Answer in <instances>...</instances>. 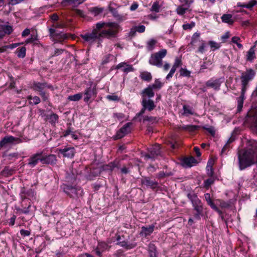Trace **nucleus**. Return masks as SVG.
Listing matches in <instances>:
<instances>
[{"label":"nucleus","instance_id":"obj_1","mask_svg":"<svg viewBox=\"0 0 257 257\" xmlns=\"http://www.w3.org/2000/svg\"><path fill=\"white\" fill-rule=\"evenodd\" d=\"M119 29L120 26L114 22L98 23L91 32L86 33L81 36L85 41L92 44L97 40L101 41L103 38H115Z\"/></svg>","mask_w":257,"mask_h":257},{"label":"nucleus","instance_id":"obj_2","mask_svg":"<svg viewBox=\"0 0 257 257\" xmlns=\"http://www.w3.org/2000/svg\"><path fill=\"white\" fill-rule=\"evenodd\" d=\"M238 166L243 170L252 165L257 164V147L239 150L237 153Z\"/></svg>","mask_w":257,"mask_h":257},{"label":"nucleus","instance_id":"obj_3","mask_svg":"<svg viewBox=\"0 0 257 257\" xmlns=\"http://www.w3.org/2000/svg\"><path fill=\"white\" fill-rule=\"evenodd\" d=\"M167 53L166 49H162L159 51L152 54L149 60L150 64L159 68L162 67L163 58L166 56Z\"/></svg>","mask_w":257,"mask_h":257},{"label":"nucleus","instance_id":"obj_4","mask_svg":"<svg viewBox=\"0 0 257 257\" xmlns=\"http://www.w3.org/2000/svg\"><path fill=\"white\" fill-rule=\"evenodd\" d=\"M245 121L250 123L252 129L257 134V103L248 111Z\"/></svg>","mask_w":257,"mask_h":257},{"label":"nucleus","instance_id":"obj_5","mask_svg":"<svg viewBox=\"0 0 257 257\" xmlns=\"http://www.w3.org/2000/svg\"><path fill=\"white\" fill-rule=\"evenodd\" d=\"M255 74V71L252 69H248L242 73L240 77L242 90L246 91L249 81L253 78Z\"/></svg>","mask_w":257,"mask_h":257},{"label":"nucleus","instance_id":"obj_6","mask_svg":"<svg viewBox=\"0 0 257 257\" xmlns=\"http://www.w3.org/2000/svg\"><path fill=\"white\" fill-rule=\"evenodd\" d=\"M63 190L68 195L73 198H76L82 195L83 190L75 186L65 185Z\"/></svg>","mask_w":257,"mask_h":257},{"label":"nucleus","instance_id":"obj_7","mask_svg":"<svg viewBox=\"0 0 257 257\" xmlns=\"http://www.w3.org/2000/svg\"><path fill=\"white\" fill-rule=\"evenodd\" d=\"M142 104L143 107L141 110L136 114L135 118L143 114L146 110L151 111L156 107V105L152 100L147 99L146 98H143Z\"/></svg>","mask_w":257,"mask_h":257},{"label":"nucleus","instance_id":"obj_8","mask_svg":"<svg viewBox=\"0 0 257 257\" xmlns=\"http://www.w3.org/2000/svg\"><path fill=\"white\" fill-rule=\"evenodd\" d=\"M148 153L143 155V156L147 160H154L157 156L161 154L160 146L158 144H156L152 146L148 149Z\"/></svg>","mask_w":257,"mask_h":257},{"label":"nucleus","instance_id":"obj_9","mask_svg":"<svg viewBox=\"0 0 257 257\" xmlns=\"http://www.w3.org/2000/svg\"><path fill=\"white\" fill-rule=\"evenodd\" d=\"M21 142L22 141L20 138H15L12 136H7L0 141V147L4 148L9 145L17 144Z\"/></svg>","mask_w":257,"mask_h":257},{"label":"nucleus","instance_id":"obj_10","mask_svg":"<svg viewBox=\"0 0 257 257\" xmlns=\"http://www.w3.org/2000/svg\"><path fill=\"white\" fill-rule=\"evenodd\" d=\"M31 88L34 91L39 92V93L47 88L53 90V86L46 82H34L31 86Z\"/></svg>","mask_w":257,"mask_h":257},{"label":"nucleus","instance_id":"obj_11","mask_svg":"<svg viewBox=\"0 0 257 257\" xmlns=\"http://www.w3.org/2000/svg\"><path fill=\"white\" fill-rule=\"evenodd\" d=\"M131 122H128L121 127L114 136L115 140L120 139L131 132Z\"/></svg>","mask_w":257,"mask_h":257},{"label":"nucleus","instance_id":"obj_12","mask_svg":"<svg viewBox=\"0 0 257 257\" xmlns=\"http://www.w3.org/2000/svg\"><path fill=\"white\" fill-rule=\"evenodd\" d=\"M222 83L221 78L215 79L211 78L206 82L205 85L207 87L212 88L215 90H218Z\"/></svg>","mask_w":257,"mask_h":257},{"label":"nucleus","instance_id":"obj_13","mask_svg":"<svg viewBox=\"0 0 257 257\" xmlns=\"http://www.w3.org/2000/svg\"><path fill=\"white\" fill-rule=\"evenodd\" d=\"M59 152L61 153L64 157L72 158L74 157L75 151L73 147L65 148L63 149H60Z\"/></svg>","mask_w":257,"mask_h":257},{"label":"nucleus","instance_id":"obj_14","mask_svg":"<svg viewBox=\"0 0 257 257\" xmlns=\"http://www.w3.org/2000/svg\"><path fill=\"white\" fill-rule=\"evenodd\" d=\"M57 158L55 155H49L45 157L42 155L41 162L43 164H55L56 163Z\"/></svg>","mask_w":257,"mask_h":257},{"label":"nucleus","instance_id":"obj_15","mask_svg":"<svg viewBox=\"0 0 257 257\" xmlns=\"http://www.w3.org/2000/svg\"><path fill=\"white\" fill-rule=\"evenodd\" d=\"M84 94L86 96L84 98V101L87 102L92 97H96V90L95 88H91V87L87 88L85 91Z\"/></svg>","mask_w":257,"mask_h":257},{"label":"nucleus","instance_id":"obj_16","mask_svg":"<svg viewBox=\"0 0 257 257\" xmlns=\"http://www.w3.org/2000/svg\"><path fill=\"white\" fill-rule=\"evenodd\" d=\"M181 60L178 58H176L173 66L172 67L169 74L167 75L166 77L167 80H169L173 77V75L175 72L176 71L177 68L179 67L180 66H181Z\"/></svg>","mask_w":257,"mask_h":257},{"label":"nucleus","instance_id":"obj_17","mask_svg":"<svg viewBox=\"0 0 257 257\" xmlns=\"http://www.w3.org/2000/svg\"><path fill=\"white\" fill-rule=\"evenodd\" d=\"M42 152L37 153L32 156L29 160L28 164L32 167H34L37 164L39 161L41 162Z\"/></svg>","mask_w":257,"mask_h":257},{"label":"nucleus","instance_id":"obj_18","mask_svg":"<svg viewBox=\"0 0 257 257\" xmlns=\"http://www.w3.org/2000/svg\"><path fill=\"white\" fill-rule=\"evenodd\" d=\"M20 196L22 199H30L34 196V192L32 189L27 190L25 188L21 189Z\"/></svg>","mask_w":257,"mask_h":257},{"label":"nucleus","instance_id":"obj_19","mask_svg":"<svg viewBox=\"0 0 257 257\" xmlns=\"http://www.w3.org/2000/svg\"><path fill=\"white\" fill-rule=\"evenodd\" d=\"M13 31L12 27L8 25L0 26V40L2 39L6 34H10Z\"/></svg>","mask_w":257,"mask_h":257},{"label":"nucleus","instance_id":"obj_20","mask_svg":"<svg viewBox=\"0 0 257 257\" xmlns=\"http://www.w3.org/2000/svg\"><path fill=\"white\" fill-rule=\"evenodd\" d=\"M142 184L149 187L152 189H155L157 187L158 183L157 182L151 180L149 178H145L141 181Z\"/></svg>","mask_w":257,"mask_h":257},{"label":"nucleus","instance_id":"obj_21","mask_svg":"<svg viewBox=\"0 0 257 257\" xmlns=\"http://www.w3.org/2000/svg\"><path fill=\"white\" fill-rule=\"evenodd\" d=\"M187 196L191 201L193 206L201 203V200L198 198L195 193L193 192L188 193Z\"/></svg>","mask_w":257,"mask_h":257},{"label":"nucleus","instance_id":"obj_22","mask_svg":"<svg viewBox=\"0 0 257 257\" xmlns=\"http://www.w3.org/2000/svg\"><path fill=\"white\" fill-rule=\"evenodd\" d=\"M154 227V225H149L148 227L142 226L140 234L145 237L150 235L153 232Z\"/></svg>","mask_w":257,"mask_h":257},{"label":"nucleus","instance_id":"obj_23","mask_svg":"<svg viewBox=\"0 0 257 257\" xmlns=\"http://www.w3.org/2000/svg\"><path fill=\"white\" fill-rule=\"evenodd\" d=\"M245 91V90L241 89L240 95L239 97L237 98V112H240L242 110L243 101L244 100V94Z\"/></svg>","mask_w":257,"mask_h":257},{"label":"nucleus","instance_id":"obj_24","mask_svg":"<svg viewBox=\"0 0 257 257\" xmlns=\"http://www.w3.org/2000/svg\"><path fill=\"white\" fill-rule=\"evenodd\" d=\"M142 95L143 98H146L147 97L149 98L153 97L154 96V92H153V89L149 85L148 87L144 89L142 92Z\"/></svg>","mask_w":257,"mask_h":257},{"label":"nucleus","instance_id":"obj_25","mask_svg":"<svg viewBox=\"0 0 257 257\" xmlns=\"http://www.w3.org/2000/svg\"><path fill=\"white\" fill-rule=\"evenodd\" d=\"M121 68H123L122 71L126 73L133 71L134 70V68L132 65L127 64L124 62H122L118 64L116 67V69H120Z\"/></svg>","mask_w":257,"mask_h":257},{"label":"nucleus","instance_id":"obj_26","mask_svg":"<svg viewBox=\"0 0 257 257\" xmlns=\"http://www.w3.org/2000/svg\"><path fill=\"white\" fill-rule=\"evenodd\" d=\"M196 161L193 157L184 158L182 161V165L186 167H191L193 164H195Z\"/></svg>","mask_w":257,"mask_h":257},{"label":"nucleus","instance_id":"obj_27","mask_svg":"<svg viewBox=\"0 0 257 257\" xmlns=\"http://www.w3.org/2000/svg\"><path fill=\"white\" fill-rule=\"evenodd\" d=\"M194 210L196 211V213H194V216L195 218L197 219H200V215L202 213L203 211V207L202 203L195 205L193 206Z\"/></svg>","mask_w":257,"mask_h":257},{"label":"nucleus","instance_id":"obj_28","mask_svg":"<svg viewBox=\"0 0 257 257\" xmlns=\"http://www.w3.org/2000/svg\"><path fill=\"white\" fill-rule=\"evenodd\" d=\"M255 46L251 47L248 51L247 52L246 60L248 61H252L255 58V54L254 50Z\"/></svg>","mask_w":257,"mask_h":257},{"label":"nucleus","instance_id":"obj_29","mask_svg":"<svg viewBox=\"0 0 257 257\" xmlns=\"http://www.w3.org/2000/svg\"><path fill=\"white\" fill-rule=\"evenodd\" d=\"M200 127L199 125H185L181 126V128L183 130L187 131L189 133H194Z\"/></svg>","mask_w":257,"mask_h":257},{"label":"nucleus","instance_id":"obj_30","mask_svg":"<svg viewBox=\"0 0 257 257\" xmlns=\"http://www.w3.org/2000/svg\"><path fill=\"white\" fill-rule=\"evenodd\" d=\"M49 32L50 33V36L52 37L56 38L58 37H60V38L62 39L67 38V37L66 36V34L61 35V34L60 33H56L55 29L54 28H50L49 29Z\"/></svg>","mask_w":257,"mask_h":257},{"label":"nucleus","instance_id":"obj_31","mask_svg":"<svg viewBox=\"0 0 257 257\" xmlns=\"http://www.w3.org/2000/svg\"><path fill=\"white\" fill-rule=\"evenodd\" d=\"M141 78L146 81H150L152 79V76L151 73L147 71H144L141 73L140 75Z\"/></svg>","mask_w":257,"mask_h":257},{"label":"nucleus","instance_id":"obj_32","mask_svg":"<svg viewBox=\"0 0 257 257\" xmlns=\"http://www.w3.org/2000/svg\"><path fill=\"white\" fill-rule=\"evenodd\" d=\"M221 20L223 22L228 23L229 24H232L234 22L232 18V15L230 14H224L221 17Z\"/></svg>","mask_w":257,"mask_h":257},{"label":"nucleus","instance_id":"obj_33","mask_svg":"<svg viewBox=\"0 0 257 257\" xmlns=\"http://www.w3.org/2000/svg\"><path fill=\"white\" fill-rule=\"evenodd\" d=\"M47 118L49 119L50 122L53 125H55L58 121L59 118L58 115L56 113H52L49 116H47Z\"/></svg>","mask_w":257,"mask_h":257},{"label":"nucleus","instance_id":"obj_34","mask_svg":"<svg viewBox=\"0 0 257 257\" xmlns=\"http://www.w3.org/2000/svg\"><path fill=\"white\" fill-rule=\"evenodd\" d=\"M110 11L112 14L113 16L118 20L119 21H122L125 19L124 17L120 15L118 12L115 9L112 8H110L109 9Z\"/></svg>","mask_w":257,"mask_h":257},{"label":"nucleus","instance_id":"obj_35","mask_svg":"<svg viewBox=\"0 0 257 257\" xmlns=\"http://www.w3.org/2000/svg\"><path fill=\"white\" fill-rule=\"evenodd\" d=\"M83 96V94L81 93H79L74 95H69L68 97V100L69 101H77L80 100Z\"/></svg>","mask_w":257,"mask_h":257},{"label":"nucleus","instance_id":"obj_36","mask_svg":"<svg viewBox=\"0 0 257 257\" xmlns=\"http://www.w3.org/2000/svg\"><path fill=\"white\" fill-rule=\"evenodd\" d=\"M119 161L115 160L113 162L110 163L107 166L109 168L111 171L113 170L115 168L118 169L120 167Z\"/></svg>","mask_w":257,"mask_h":257},{"label":"nucleus","instance_id":"obj_37","mask_svg":"<svg viewBox=\"0 0 257 257\" xmlns=\"http://www.w3.org/2000/svg\"><path fill=\"white\" fill-rule=\"evenodd\" d=\"M205 199L208 205H209L212 208H215V205L212 202L210 195L209 193H206L204 194Z\"/></svg>","mask_w":257,"mask_h":257},{"label":"nucleus","instance_id":"obj_38","mask_svg":"<svg viewBox=\"0 0 257 257\" xmlns=\"http://www.w3.org/2000/svg\"><path fill=\"white\" fill-rule=\"evenodd\" d=\"M153 89H160L163 86V83L159 79L155 80L154 83L150 85Z\"/></svg>","mask_w":257,"mask_h":257},{"label":"nucleus","instance_id":"obj_39","mask_svg":"<svg viewBox=\"0 0 257 257\" xmlns=\"http://www.w3.org/2000/svg\"><path fill=\"white\" fill-rule=\"evenodd\" d=\"M17 56L19 58H24L26 56V49L25 47H22L20 49H18Z\"/></svg>","mask_w":257,"mask_h":257},{"label":"nucleus","instance_id":"obj_40","mask_svg":"<svg viewBox=\"0 0 257 257\" xmlns=\"http://www.w3.org/2000/svg\"><path fill=\"white\" fill-rule=\"evenodd\" d=\"M103 11V9L98 7H93L90 9V11L96 16L101 13Z\"/></svg>","mask_w":257,"mask_h":257},{"label":"nucleus","instance_id":"obj_41","mask_svg":"<svg viewBox=\"0 0 257 257\" xmlns=\"http://www.w3.org/2000/svg\"><path fill=\"white\" fill-rule=\"evenodd\" d=\"M28 99L32 100L33 101H31L30 103L35 105L39 104L41 101L40 98L37 96L33 97L31 95H29L28 96Z\"/></svg>","mask_w":257,"mask_h":257},{"label":"nucleus","instance_id":"obj_42","mask_svg":"<svg viewBox=\"0 0 257 257\" xmlns=\"http://www.w3.org/2000/svg\"><path fill=\"white\" fill-rule=\"evenodd\" d=\"M257 4V1L255 0H252L246 4H243L240 5L241 7L246 8L247 9H251L253 6Z\"/></svg>","mask_w":257,"mask_h":257},{"label":"nucleus","instance_id":"obj_43","mask_svg":"<svg viewBox=\"0 0 257 257\" xmlns=\"http://www.w3.org/2000/svg\"><path fill=\"white\" fill-rule=\"evenodd\" d=\"M157 41L155 39H151L147 43V48L149 50L152 51L154 49Z\"/></svg>","mask_w":257,"mask_h":257},{"label":"nucleus","instance_id":"obj_44","mask_svg":"<svg viewBox=\"0 0 257 257\" xmlns=\"http://www.w3.org/2000/svg\"><path fill=\"white\" fill-rule=\"evenodd\" d=\"M200 35V34L199 33H195L192 37L191 41L190 44L192 46L194 45L196 43L197 41L198 40V39H199Z\"/></svg>","mask_w":257,"mask_h":257},{"label":"nucleus","instance_id":"obj_45","mask_svg":"<svg viewBox=\"0 0 257 257\" xmlns=\"http://www.w3.org/2000/svg\"><path fill=\"white\" fill-rule=\"evenodd\" d=\"M160 9V6L159 5V2H155L153 4L151 8V11L152 12L158 13L159 12Z\"/></svg>","mask_w":257,"mask_h":257},{"label":"nucleus","instance_id":"obj_46","mask_svg":"<svg viewBox=\"0 0 257 257\" xmlns=\"http://www.w3.org/2000/svg\"><path fill=\"white\" fill-rule=\"evenodd\" d=\"M83 2V0H63L62 2V4L63 5H65L66 3H68L70 4H81Z\"/></svg>","mask_w":257,"mask_h":257},{"label":"nucleus","instance_id":"obj_47","mask_svg":"<svg viewBox=\"0 0 257 257\" xmlns=\"http://www.w3.org/2000/svg\"><path fill=\"white\" fill-rule=\"evenodd\" d=\"M184 114L186 115L193 114V111L189 106H183Z\"/></svg>","mask_w":257,"mask_h":257},{"label":"nucleus","instance_id":"obj_48","mask_svg":"<svg viewBox=\"0 0 257 257\" xmlns=\"http://www.w3.org/2000/svg\"><path fill=\"white\" fill-rule=\"evenodd\" d=\"M97 247H98V249H100L102 251H103L108 248V245L104 242H101L98 243Z\"/></svg>","mask_w":257,"mask_h":257},{"label":"nucleus","instance_id":"obj_49","mask_svg":"<svg viewBox=\"0 0 257 257\" xmlns=\"http://www.w3.org/2000/svg\"><path fill=\"white\" fill-rule=\"evenodd\" d=\"M187 10L188 8H184L182 6H179L177 8L176 12L178 15H182L185 13Z\"/></svg>","mask_w":257,"mask_h":257},{"label":"nucleus","instance_id":"obj_50","mask_svg":"<svg viewBox=\"0 0 257 257\" xmlns=\"http://www.w3.org/2000/svg\"><path fill=\"white\" fill-rule=\"evenodd\" d=\"M148 121L151 123H154L157 122V117L153 116H146L143 119V121Z\"/></svg>","mask_w":257,"mask_h":257},{"label":"nucleus","instance_id":"obj_51","mask_svg":"<svg viewBox=\"0 0 257 257\" xmlns=\"http://www.w3.org/2000/svg\"><path fill=\"white\" fill-rule=\"evenodd\" d=\"M214 183V180L212 178H209L204 181V187L207 189L209 188L210 186Z\"/></svg>","mask_w":257,"mask_h":257},{"label":"nucleus","instance_id":"obj_52","mask_svg":"<svg viewBox=\"0 0 257 257\" xmlns=\"http://www.w3.org/2000/svg\"><path fill=\"white\" fill-rule=\"evenodd\" d=\"M209 45L210 46L211 48L213 50H215L216 49H218L220 47V44L216 43L215 42L210 41L208 42Z\"/></svg>","mask_w":257,"mask_h":257},{"label":"nucleus","instance_id":"obj_53","mask_svg":"<svg viewBox=\"0 0 257 257\" xmlns=\"http://www.w3.org/2000/svg\"><path fill=\"white\" fill-rule=\"evenodd\" d=\"M240 39L238 37H233L231 39V42L233 43H235L237 45L238 48L241 49L242 47V45L238 43V41H239Z\"/></svg>","mask_w":257,"mask_h":257},{"label":"nucleus","instance_id":"obj_54","mask_svg":"<svg viewBox=\"0 0 257 257\" xmlns=\"http://www.w3.org/2000/svg\"><path fill=\"white\" fill-rule=\"evenodd\" d=\"M180 74L181 76L189 77L190 75V72L186 69L182 68L180 70Z\"/></svg>","mask_w":257,"mask_h":257},{"label":"nucleus","instance_id":"obj_55","mask_svg":"<svg viewBox=\"0 0 257 257\" xmlns=\"http://www.w3.org/2000/svg\"><path fill=\"white\" fill-rule=\"evenodd\" d=\"M195 25V23L193 22H191L190 24H186L183 25V28L184 30H191Z\"/></svg>","mask_w":257,"mask_h":257},{"label":"nucleus","instance_id":"obj_56","mask_svg":"<svg viewBox=\"0 0 257 257\" xmlns=\"http://www.w3.org/2000/svg\"><path fill=\"white\" fill-rule=\"evenodd\" d=\"M219 202V205L221 208H228L229 207L230 204L228 202H226L222 200H217Z\"/></svg>","mask_w":257,"mask_h":257},{"label":"nucleus","instance_id":"obj_57","mask_svg":"<svg viewBox=\"0 0 257 257\" xmlns=\"http://www.w3.org/2000/svg\"><path fill=\"white\" fill-rule=\"evenodd\" d=\"M39 94L42 97L43 101H46L48 100L49 94L47 93L46 90L40 92Z\"/></svg>","mask_w":257,"mask_h":257},{"label":"nucleus","instance_id":"obj_58","mask_svg":"<svg viewBox=\"0 0 257 257\" xmlns=\"http://www.w3.org/2000/svg\"><path fill=\"white\" fill-rule=\"evenodd\" d=\"M202 128L204 130H206L209 133L211 134L212 136H214L215 135V130L213 126H210L209 127H207L205 126H202Z\"/></svg>","mask_w":257,"mask_h":257},{"label":"nucleus","instance_id":"obj_59","mask_svg":"<svg viewBox=\"0 0 257 257\" xmlns=\"http://www.w3.org/2000/svg\"><path fill=\"white\" fill-rule=\"evenodd\" d=\"M149 252H156V247L153 243H150L148 246Z\"/></svg>","mask_w":257,"mask_h":257},{"label":"nucleus","instance_id":"obj_60","mask_svg":"<svg viewBox=\"0 0 257 257\" xmlns=\"http://www.w3.org/2000/svg\"><path fill=\"white\" fill-rule=\"evenodd\" d=\"M106 98L109 100L114 101H118L119 100V97L117 95H108L106 96Z\"/></svg>","mask_w":257,"mask_h":257},{"label":"nucleus","instance_id":"obj_61","mask_svg":"<svg viewBox=\"0 0 257 257\" xmlns=\"http://www.w3.org/2000/svg\"><path fill=\"white\" fill-rule=\"evenodd\" d=\"M206 46V45L205 43L203 41H202L201 44L200 46V47L198 48V52L201 53H203Z\"/></svg>","mask_w":257,"mask_h":257},{"label":"nucleus","instance_id":"obj_62","mask_svg":"<svg viewBox=\"0 0 257 257\" xmlns=\"http://www.w3.org/2000/svg\"><path fill=\"white\" fill-rule=\"evenodd\" d=\"M37 35H32L31 37L29 39H28L26 41V43H31L34 42L35 41L37 40Z\"/></svg>","mask_w":257,"mask_h":257},{"label":"nucleus","instance_id":"obj_63","mask_svg":"<svg viewBox=\"0 0 257 257\" xmlns=\"http://www.w3.org/2000/svg\"><path fill=\"white\" fill-rule=\"evenodd\" d=\"M118 244L121 246L125 247L127 249H130L133 247L131 245L127 244V242L125 241L119 242H118Z\"/></svg>","mask_w":257,"mask_h":257},{"label":"nucleus","instance_id":"obj_64","mask_svg":"<svg viewBox=\"0 0 257 257\" xmlns=\"http://www.w3.org/2000/svg\"><path fill=\"white\" fill-rule=\"evenodd\" d=\"M208 64H211L212 63L210 61H208L207 62H204L203 64H202L200 66V72H202V70L205 69H207V65Z\"/></svg>","mask_w":257,"mask_h":257}]
</instances>
